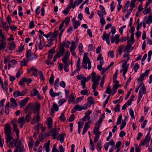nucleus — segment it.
I'll list each match as a JSON object with an SVG mask.
<instances>
[{"label": "nucleus", "mask_w": 152, "mask_h": 152, "mask_svg": "<svg viewBox=\"0 0 152 152\" xmlns=\"http://www.w3.org/2000/svg\"><path fill=\"white\" fill-rule=\"evenodd\" d=\"M87 55V53H84L82 65L84 69H88V70H89L91 68V64Z\"/></svg>", "instance_id": "obj_1"}, {"label": "nucleus", "mask_w": 152, "mask_h": 152, "mask_svg": "<svg viewBox=\"0 0 152 152\" xmlns=\"http://www.w3.org/2000/svg\"><path fill=\"white\" fill-rule=\"evenodd\" d=\"M4 129L6 136L5 138L6 140V142L7 143L13 139V137L11 136V129L10 125L8 123L6 124L5 125Z\"/></svg>", "instance_id": "obj_2"}, {"label": "nucleus", "mask_w": 152, "mask_h": 152, "mask_svg": "<svg viewBox=\"0 0 152 152\" xmlns=\"http://www.w3.org/2000/svg\"><path fill=\"white\" fill-rule=\"evenodd\" d=\"M91 76V80L94 83L92 86V88L93 91H94L99 84V81L100 80V77L99 75H98L97 77H96V74L94 72H92Z\"/></svg>", "instance_id": "obj_3"}, {"label": "nucleus", "mask_w": 152, "mask_h": 152, "mask_svg": "<svg viewBox=\"0 0 152 152\" xmlns=\"http://www.w3.org/2000/svg\"><path fill=\"white\" fill-rule=\"evenodd\" d=\"M58 33V32L56 31H55L52 34V37L48 40V41L50 42L46 45V47H50L53 44V42L52 41L56 39Z\"/></svg>", "instance_id": "obj_4"}, {"label": "nucleus", "mask_w": 152, "mask_h": 152, "mask_svg": "<svg viewBox=\"0 0 152 152\" xmlns=\"http://www.w3.org/2000/svg\"><path fill=\"white\" fill-rule=\"evenodd\" d=\"M26 54V57L28 61L33 60L36 59L37 57V56L32 54L31 51L30 50H28Z\"/></svg>", "instance_id": "obj_5"}, {"label": "nucleus", "mask_w": 152, "mask_h": 152, "mask_svg": "<svg viewBox=\"0 0 152 152\" xmlns=\"http://www.w3.org/2000/svg\"><path fill=\"white\" fill-rule=\"evenodd\" d=\"M97 60H99L100 64L97 66V68L99 71H101L102 69V66L104 63L103 58L102 56V54H100L98 56L97 58Z\"/></svg>", "instance_id": "obj_6"}, {"label": "nucleus", "mask_w": 152, "mask_h": 152, "mask_svg": "<svg viewBox=\"0 0 152 152\" xmlns=\"http://www.w3.org/2000/svg\"><path fill=\"white\" fill-rule=\"evenodd\" d=\"M65 52V49L63 47L60 46L58 52L56 53L57 55L59 56V57L62 56Z\"/></svg>", "instance_id": "obj_7"}, {"label": "nucleus", "mask_w": 152, "mask_h": 152, "mask_svg": "<svg viewBox=\"0 0 152 152\" xmlns=\"http://www.w3.org/2000/svg\"><path fill=\"white\" fill-rule=\"evenodd\" d=\"M110 35L104 32L102 36V39L103 40H106L108 45H109L110 41L109 39Z\"/></svg>", "instance_id": "obj_8"}, {"label": "nucleus", "mask_w": 152, "mask_h": 152, "mask_svg": "<svg viewBox=\"0 0 152 152\" xmlns=\"http://www.w3.org/2000/svg\"><path fill=\"white\" fill-rule=\"evenodd\" d=\"M88 105L86 104H85L84 105V106L83 107H81L78 104H77L75 106V108L76 110L78 111H81L82 110H85L87 109Z\"/></svg>", "instance_id": "obj_9"}, {"label": "nucleus", "mask_w": 152, "mask_h": 152, "mask_svg": "<svg viewBox=\"0 0 152 152\" xmlns=\"http://www.w3.org/2000/svg\"><path fill=\"white\" fill-rule=\"evenodd\" d=\"M8 48L11 50H13L15 49V44L13 42H9L8 43Z\"/></svg>", "instance_id": "obj_10"}, {"label": "nucleus", "mask_w": 152, "mask_h": 152, "mask_svg": "<svg viewBox=\"0 0 152 152\" xmlns=\"http://www.w3.org/2000/svg\"><path fill=\"white\" fill-rule=\"evenodd\" d=\"M28 99L29 98L26 97L23 100L20 101L19 102L20 107H23L25 105Z\"/></svg>", "instance_id": "obj_11"}, {"label": "nucleus", "mask_w": 152, "mask_h": 152, "mask_svg": "<svg viewBox=\"0 0 152 152\" xmlns=\"http://www.w3.org/2000/svg\"><path fill=\"white\" fill-rule=\"evenodd\" d=\"M129 40L127 41V43L128 44L126 46L124 50L123 51L124 52H130L131 51V50H130V48L132 46V45L131 44L129 43Z\"/></svg>", "instance_id": "obj_12"}, {"label": "nucleus", "mask_w": 152, "mask_h": 152, "mask_svg": "<svg viewBox=\"0 0 152 152\" xmlns=\"http://www.w3.org/2000/svg\"><path fill=\"white\" fill-rule=\"evenodd\" d=\"M18 142V140L17 139L14 140L12 142H9V147L10 148H12L16 146L17 143Z\"/></svg>", "instance_id": "obj_13"}, {"label": "nucleus", "mask_w": 152, "mask_h": 152, "mask_svg": "<svg viewBox=\"0 0 152 152\" xmlns=\"http://www.w3.org/2000/svg\"><path fill=\"white\" fill-rule=\"evenodd\" d=\"M37 71L38 70L36 69L34 66L32 67L29 70H28V72H31L32 75L35 76H37Z\"/></svg>", "instance_id": "obj_14"}, {"label": "nucleus", "mask_w": 152, "mask_h": 152, "mask_svg": "<svg viewBox=\"0 0 152 152\" xmlns=\"http://www.w3.org/2000/svg\"><path fill=\"white\" fill-rule=\"evenodd\" d=\"M50 136L49 133H45L44 134H42L40 133L39 135V137L40 138V141L42 140L44 138H45L46 137H48Z\"/></svg>", "instance_id": "obj_15"}, {"label": "nucleus", "mask_w": 152, "mask_h": 152, "mask_svg": "<svg viewBox=\"0 0 152 152\" xmlns=\"http://www.w3.org/2000/svg\"><path fill=\"white\" fill-rule=\"evenodd\" d=\"M80 80L81 82V84L82 86V88L84 89L85 88L86 83L87 82V79L85 77H83L80 78Z\"/></svg>", "instance_id": "obj_16"}, {"label": "nucleus", "mask_w": 152, "mask_h": 152, "mask_svg": "<svg viewBox=\"0 0 152 152\" xmlns=\"http://www.w3.org/2000/svg\"><path fill=\"white\" fill-rule=\"evenodd\" d=\"M99 125L96 126L94 127V133L95 135H100L101 132L99 131Z\"/></svg>", "instance_id": "obj_17"}, {"label": "nucleus", "mask_w": 152, "mask_h": 152, "mask_svg": "<svg viewBox=\"0 0 152 152\" xmlns=\"http://www.w3.org/2000/svg\"><path fill=\"white\" fill-rule=\"evenodd\" d=\"M36 44L37 45H39V47L40 49H42L43 48L45 44V43L42 42L40 39L36 41Z\"/></svg>", "instance_id": "obj_18"}, {"label": "nucleus", "mask_w": 152, "mask_h": 152, "mask_svg": "<svg viewBox=\"0 0 152 152\" xmlns=\"http://www.w3.org/2000/svg\"><path fill=\"white\" fill-rule=\"evenodd\" d=\"M40 108V104L37 103L36 105H34L32 108L33 110H37V113L38 112L39 113V110Z\"/></svg>", "instance_id": "obj_19"}, {"label": "nucleus", "mask_w": 152, "mask_h": 152, "mask_svg": "<svg viewBox=\"0 0 152 152\" xmlns=\"http://www.w3.org/2000/svg\"><path fill=\"white\" fill-rule=\"evenodd\" d=\"M62 61L64 64V71L66 72H68L69 70L68 69L69 65L67 63V61L62 60Z\"/></svg>", "instance_id": "obj_20"}, {"label": "nucleus", "mask_w": 152, "mask_h": 152, "mask_svg": "<svg viewBox=\"0 0 152 152\" xmlns=\"http://www.w3.org/2000/svg\"><path fill=\"white\" fill-rule=\"evenodd\" d=\"M70 53L67 50L66 52L65 55L64 56V58L62 59V60L67 61L68 59L69 58V57Z\"/></svg>", "instance_id": "obj_21"}, {"label": "nucleus", "mask_w": 152, "mask_h": 152, "mask_svg": "<svg viewBox=\"0 0 152 152\" xmlns=\"http://www.w3.org/2000/svg\"><path fill=\"white\" fill-rule=\"evenodd\" d=\"M2 88L4 91H7V80H5L4 82L1 85Z\"/></svg>", "instance_id": "obj_22"}, {"label": "nucleus", "mask_w": 152, "mask_h": 152, "mask_svg": "<svg viewBox=\"0 0 152 152\" xmlns=\"http://www.w3.org/2000/svg\"><path fill=\"white\" fill-rule=\"evenodd\" d=\"M17 125L16 124H13V130L15 132L16 135L18 137L19 136V131L18 129L17 128Z\"/></svg>", "instance_id": "obj_23"}, {"label": "nucleus", "mask_w": 152, "mask_h": 152, "mask_svg": "<svg viewBox=\"0 0 152 152\" xmlns=\"http://www.w3.org/2000/svg\"><path fill=\"white\" fill-rule=\"evenodd\" d=\"M114 64V62H112L110 64L107 66L105 68H103L102 71V74H103L104 72L107 70L111 66H113Z\"/></svg>", "instance_id": "obj_24"}, {"label": "nucleus", "mask_w": 152, "mask_h": 152, "mask_svg": "<svg viewBox=\"0 0 152 152\" xmlns=\"http://www.w3.org/2000/svg\"><path fill=\"white\" fill-rule=\"evenodd\" d=\"M33 118L34 120H35L37 123H38L40 119L39 113H38L37 115H34Z\"/></svg>", "instance_id": "obj_25"}, {"label": "nucleus", "mask_w": 152, "mask_h": 152, "mask_svg": "<svg viewBox=\"0 0 152 152\" xmlns=\"http://www.w3.org/2000/svg\"><path fill=\"white\" fill-rule=\"evenodd\" d=\"M6 43L4 41L0 40V50L4 49L6 46Z\"/></svg>", "instance_id": "obj_26"}, {"label": "nucleus", "mask_w": 152, "mask_h": 152, "mask_svg": "<svg viewBox=\"0 0 152 152\" xmlns=\"http://www.w3.org/2000/svg\"><path fill=\"white\" fill-rule=\"evenodd\" d=\"M31 120V113H28L25 116V121H27V122H28Z\"/></svg>", "instance_id": "obj_27"}, {"label": "nucleus", "mask_w": 152, "mask_h": 152, "mask_svg": "<svg viewBox=\"0 0 152 152\" xmlns=\"http://www.w3.org/2000/svg\"><path fill=\"white\" fill-rule=\"evenodd\" d=\"M48 126L49 128H51L52 125V121L51 118L50 117L48 118Z\"/></svg>", "instance_id": "obj_28"}, {"label": "nucleus", "mask_w": 152, "mask_h": 152, "mask_svg": "<svg viewBox=\"0 0 152 152\" xmlns=\"http://www.w3.org/2000/svg\"><path fill=\"white\" fill-rule=\"evenodd\" d=\"M127 121V119L125 118L124 121H123L122 122V124L120 126V130H122L123 128L125 127L126 124V121Z\"/></svg>", "instance_id": "obj_29"}, {"label": "nucleus", "mask_w": 152, "mask_h": 152, "mask_svg": "<svg viewBox=\"0 0 152 152\" xmlns=\"http://www.w3.org/2000/svg\"><path fill=\"white\" fill-rule=\"evenodd\" d=\"M50 132H52V136H53V138H55V137L56 136L58 133V132L57 131V129H54L53 130L50 131Z\"/></svg>", "instance_id": "obj_30"}, {"label": "nucleus", "mask_w": 152, "mask_h": 152, "mask_svg": "<svg viewBox=\"0 0 152 152\" xmlns=\"http://www.w3.org/2000/svg\"><path fill=\"white\" fill-rule=\"evenodd\" d=\"M21 94V92L20 91H15L13 93V95L14 97L22 96Z\"/></svg>", "instance_id": "obj_31"}, {"label": "nucleus", "mask_w": 152, "mask_h": 152, "mask_svg": "<svg viewBox=\"0 0 152 152\" xmlns=\"http://www.w3.org/2000/svg\"><path fill=\"white\" fill-rule=\"evenodd\" d=\"M25 122V121L24 117H21L19 118L18 120V122L19 124L23 123L24 124Z\"/></svg>", "instance_id": "obj_32"}, {"label": "nucleus", "mask_w": 152, "mask_h": 152, "mask_svg": "<svg viewBox=\"0 0 152 152\" xmlns=\"http://www.w3.org/2000/svg\"><path fill=\"white\" fill-rule=\"evenodd\" d=\"M2 27L6 31H8L9 27L6 23L4 22L3 23H2Z\"/></svg>", "instance_id": "obj_33"}, {"label": "nucleus", "mask_w": 152, "mask_h": 152, "mask_svg": "<svg viewBox=\"0 0 152 152\" xmlns=\"http://www.w3.org/2000/svg\"><path fill=\"white\" fill-rule=\"evenodd\" d=\"M9 103H7L5 107V112L6 114L8 115L9 112Z\"/></svg>", "instance_id": "obj_34"}, {"label": "nucleus", "mask_w": 152, "mask_h": 152, "mask_svg": "<svg viewBox=\"0 0 152 152\" xmlns=\"http://www.w3.org/2000/svg\"><path fill=\"white\" fill-rule=\"evenodd\" d=\"M74 27V29H76L80 25V22L79 21H75V22L73 23Z\"/></svg>", "instance_id": "obj_35"}, {"label": "nucleus", "mask_w": 152, "mask_h": 152, "mask_svg": "<svg viewBox=\"0 0 152 152\" xmlns=\"http://www.w3.org/2000/svg\"><path fill=\"white\" fill-rule=\"evenodd\" d=\"M59 82V78H57L55 81L54 83V88L55 89H57V88L58 87V84Z\"/></svg>", "instance_id": "obj_36"}, {"label": "nucleus", "mask_w": 152, "mask_h": 152, "mask_svg": "<svg viewBox=\"0 0 152 152\" xmlns=\"http://www.w3.org/2000/svg\"><path fill=\"white\" fill-rule=\"evenodd\" d=\"M151 137H150L148 136L147 135H146L145 139L144 140H145L146 141V147H148L149 145V142L150 140Z\"/></svg>", "instance_id": "obj_37"}, {"label": "nucleus", "mask_w": 152, "mask_h": 152, "mask_svg": "<svg viewBox=\"0 0 152 152\" xmlns=\"http://www.w3.org/2000/svg\"><path fill=\"white\" fill-rule=\"evenodd\" d=\"M71 8L70 7H66V10H65L63 11V13H64L66 15L69 13L70 10Z\"/></svg>", "instance_id": "obj_38"}, {"label": "nucleus", "mask_w": 152, "mask_h": 152, "mask_svg": "<svg viewBox=\"0 0 152 152\" xmlns=\"http://www.w3.org/2000/svg\"><path fill=\"white\" fill-rule=\"evenodd\" d=\"M60 120L63 122L65 121V117L64 115V113H62L60 117H59Z\"/></svg>", "instance_id": "obj_39"}, {"label": "nucleus", "mask_w": 152, "mask_h": 152, "mask_svg": "<svg viewBox=\"0 0 152 152\" xmlns=\"http://www.w3.org/2000/svg\"><path fill=\"white\" fill-rule=\"evenodd\" d=\"M105 93H107V94H111V87L110 85H108L107 86L106 88V91H105Z\"/></svg>", "instance_id": "obj_40"}, {"label": "nucleus", "mask_w": 152, "mask_h": 152, "mask_svg": "<svg viewBox=\"0 0 152 152\" xmlns=\"http://www.w3.org/2000/svg\"><path fill=\"white\" fill-rule=\"evenodd\" d=\"M24 81V82L27 84H28L30 83L32 81V80L31 78H26L25 77H23Z\"/></svg>", "instance_id": "obj_41"}, {"label": "nucleus", "mask_w": 152, "mask_h": 152, "mask_svg": "<svg viewBox=\"0 0 152 152\" xmlns=\"http://www.w3.org/2000/svg\"><path fill=\"white\" fill-rule=\"evenodd\" d=\"M122 116L121 115H120L118 118L117 121L116 123V125H119L120 124L122 120Z\"/></svg>", "instance_id": "obj_42"}, {"label": "nucleus", "mask_w": 152, "mask_h": 152, "mask_svg": "<svg viewBox=\"0 0 152 152\" xmlns=\"http://www.w3.org/2000/svg\"><path fill=\"white\" fill-rule=\"evenodd\" d=\"M115 41V42L116 44H118L119 39V35L116 34L115 35L114 38H113Z\"/></svg>", "instance_id": "obj_43"}, {"label": "nucleus", "mask_w": 152, "mask_h": 152, "mask_svg": "<svg viewBox=\"0 0 152 152\" xmlns=\"http://www.w3.org/2000/svg\"><path fill=\"white\" fill-rule=\"evenodd\" d=\"M150 71V69L147 70L145 71V72L141 74V77L142 76L144 78V77L147 76L148 75V73Z\"/></svg>", "instance_id": "obj_44"}, {"label": "nucleus", "mask_w": 152, "mask_h": 152, "mask_svg": "<svg viewBox=\"0 0 152 152\" xmlns=\"http://www.w3.org/2000/svg\"><path fill=\"white\" fill-rule=\"evenodd\" d=\"M54 78V75L53 74H52L49 80V82L51 85H52L53 84Z\"/></svg>", "instance_id": "obj_45"}, {"label": "nucleus", "mask_w": 152, "mask_h": 152, "mask_svg": "<svg viewBox=\"0 0 152 152\" xmlns=\"http://www.w3.org/2000/svg\"><path fill=\"white\" fill-rule=\"evenodd\" d=\"M38 93V91L35 89H33L31 92V94L32 96H36L37 94Z\"/></svg>", "instance_id": "obj_46"}, {"label": "nucleus", "mask_w": 152, "mask_h": 152, "mask_svg": "<svg viewBox=\"0 0 152 152\" xmlns=\"http://www.w3.org/2000/svg\"><path fill=\"white\" fill-rule=\"evenodd\" d=\"M75 98L74 97V94H72L71 95L70 97L68 100L69 102L70 103L72 102L73 100L75 99Z\"/></svg>", "instance_id": "obj_47"}, {"label": "nucleus", "mask_w": 152, "mask_h": 152, "mask_svg": "<svg viewBox=\"0 0 152 152\" xmlns=\"http://www.w3.org/2000/svg\"><path fill=\"white\" fill-rule=\"evenodd\" d=\"M60 46H62L64 48V47L66 48H68L69 47V45L67 44L66 42H64L62 43H61L60 44Z\"/></svg>", "instance_id": "obj_48"}, {"label": "nucleus", "mask_w": 152, "mask_h": 152, "mask_svg": "<svg viewBox=\"0 0 152 152\" xmlns=\"http://www.w3.org/2000/svg\"><path fill=\"white\" fill-rule=\"evenodd\" d=\"M24 46L23 44V43H21L20 44V46L19 47L17 50V52H21L24 49Z\"/></svg>", "instance_id": "obj_49"}, {"label": "nucleus", "mask_w": 152, "mask_h": 152, "mask_svg": "<svg viewBox=\"0 0 152 152\" xmlns=\"http://www.w3.org/2000/svg\"><path fill=\"white\" fill-rule=\"evenodd\" d=\"M135 6V0H132L131 1L130 5V7L134 8Z\"/></svg>", "instance_id": "obj_50"}, {"label": "nucleus", "mask_w": 152, "mask_h": 152, "mask_svg": "<svg viewBox=\"0 0 152 152\" xmlns=\"http://www.w3.org/2000/svg\"><path fill=\"white\" fill-rule=\"evenodd\" d=\"M151 23H152V16L150 15L148 17V20L146 22L147 24Z\"/></svg>", "instance_id": "obj_51"}, {"label": "nucleus", "mask_w": 152, "mask_h": 152, "mask_svg": "<svg viewBox=\"0 0 152 152\" xmlns=\"http://www.w3.org/2000/svg\"><path fill=\"white\" fill-rule=\"evenodd\" d=\"M108 56L111 58H113L114 56V52L113 50H111L109 52L108 54Z\"/></svg>", "instance_id": "obj_52"}, {"label": "nucleus", "mask_w": 152, "mask_h": 152, "mask_svg": "<svg viewBox=\"0 0 152 152\" xmlns=\"http://www.w3.org/2000/svg\"><path fill=\"white\" fill-rule=\"evenodd\" d=\"M10 101L15 106H17V103L15 99L14 98H11L10 99Z\"/></svg>", "instance_id": "obj_53"}, {"label": "nucleus", "mask_w": 152, "mask_h": 152, "mask_svg": "<svg viewBox=\"0 0 152 152\" xmlns=\"http://www.w3.org/2000/svg\"><path fill=\"white\" fill-rule=\"evenodd\" d=\"M99 8L102 12L103 13L104 15H105L106 13L104 7L100 5L99 6Z\"/></svg>", "instance_id": "obj_54"}, {"label": "nucleus", "mask_w": 152, "mask_h": 152, "mask_svg": "<svg viewBox=\"0 0 152 152\" xmlns=\"http://www.w3.org/2000/svg\"><path fill=\"white\" fill-rule=\"evenodd\" d=\"M124 48V46L123 45L120 46L118 50V51L119 52V54L120 55H121L122 53V51L123 50Z\"/></svg>", "instance_id": "obj_55"}, {"label": "nucleus", "mask_w": 152, "mask_h": 152, "mask_svg": "<svg viewBox=\"0 0 152 152\" xmlns=\"http://www.w3.org/2000/svg\"><path fill=\"white\" fill-rule=\"evenodd\" d=\"M88 102L91 104L93 103V98L92 96L88 97Z\"/></svg>", "instance_id": "obj_56"}, {"label": "nucleus", "mask_w": 152, "mask_h": 152, "mask_svg": "<svg viewBox=\"0 0 152 152\" xmlns=\"http://www.w3.org/2000/svg\"><path fill=\"white\" fill-rule=\"evenodd\" d=\"M122 67L123 68V72L124 74L125 73H126L128 69V66H126V65L124 66V64H123Z\"/></svg>", "instance_id": "obj_57"}, {"label": "nucleus", "mask_w": 152, "mask_h": 152, "mask_svg": "<svg viewBox=\"0 0 152 152\" xmlns=\"http://www.w3.org/2000/svg\"><path fill=\"white\" fill-rule=\"evenodd\" d=\"M117 88L115 86H113L112 89V95H113L116 92Z\"/></svg>", "instance_id": "obj_58"}, {"label": "nucleus", "mask_w": 152, "mask_h": 152, "mask_svg": "<svg viewBox=\"0 0 152 152\" xmlns=\"http://www.w3.org/2000/svg\"><path fill=\"white\" fill-rule=\"evenodd\" d=\"M100 22L103 26L105 24V21L103 17H102L100 19Z\"/></svg>", "instance_id": "obj_59"}, {"label": "nucleus", "mask_w": 152, "mask_h": 152, "mask_svg": "<svg viewBox=\"0 0 152 152\" xmlns=\"http://www.w3.org/2000/svg\"><path fill=\"white\" fill-rule=\"evenodd\" d=\"M139 67V65L137 63H135L134 67V69L135 72H136Z\"/></svg>", "instance_id": "obj_60"}, {"label": "nucleus", "mask_w": 152, "mask_h": 152, "mask_svg": "<svg viewBox=\"0 0 152 152\" xmlns=\"http://www.w3.org/2000/svg\"><path fill=\"white\" fill-rule=\"evenodd\" d=\"M53 108L55 110L58 111V107L57 105L55 103H54L53 104Z\"/></svg>", "instance_id": "obj_61"}, {"label": "nucleus", "mask_w": 152, "mask_h": 152, "mask_svg": "<svg viewBox=\"0 0 152 152\" xmlns=\"http://www.w3.org/2000/svg\"><path fill=\"white\" fill-rule=\"evenodd\" d=\"M26 61L25 59H23V61H20V66H23L26 65Z\"/></svg>", "instance_id": "obj_62"}, {"label": "nucleus", "mask_w": 152, "mask_h": 152, "mask_svg": "<svg viewBox=\"0 0 152 152\" xmlns=\"http://www.w3.org/2000/svg\"><path fill=\"white\" fill-rule=\"evenodd\" d=\"M149 12V9L148 8H145V9L142 12V13L144 15H145Z\"/></svg>", "instance_id": "obj_63"}, {"label": "nucleus", "mask_w": 152, "mask_h": 152, "mask_svg": "<svg viewBox=\"0 0 152 152\" xmlns=\"http://www.w3.org/2000/svg\"><path fill=\"white\" fill-rule=\"evenodd\" d=\"M75 118V115L73 114H72L69 119V122H72L74 120Z\"/></svg>", "instance_id": "obj_64"}]
</instances>
